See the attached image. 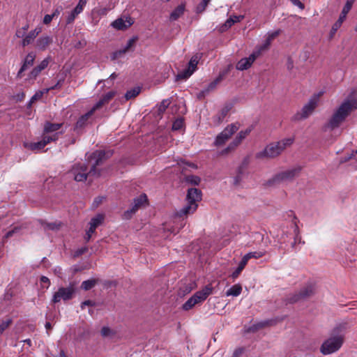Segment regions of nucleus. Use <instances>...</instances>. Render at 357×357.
<instances>
[{"mask_svg":"<svg viewBox=\"0 0 357 357\" xmlns=\"http://www.w3.org/2000/svg\"><path fill=\"white\" fill-rule=\"evenodd\" d=\"M105 199V197H103V196H100V197H97L94 199L93 203H92V206L91 207L93 208H98L102 202Z\"/></svg>","mask_w":357,"mask_h":357,"instance_id":"44","label":"nucleus"},{"mask_svg":"<svg viewBox=\"0 0 357 357\" xmlns=\"http://www.w3.org/2000/svg\"><path fill=\"white\" fill-rule=\"evenodd\" d=\"M147 201V196L145 194H142L138 197L134 199L131 208L125 211L124 218L126 219L130 218L138 209L146 205Z\"/></svg>","mask_w":357,"mask_h":357,"instance_id":"15","label":"nucleus"},{"mask_svg":"<svg viewBox=\"0 0 357 357\" xmlns=\"http://www.w3.org/2000/svg\"><path fill=\"white\" fill-rule=\"evenodd\" d=\"M63 81L64 80L63 79H60L59 80L57 81L56 84H55L54 86H51L50 89H47L46 91H48L50 89H58V88L61 87L63 83Z\"/></svg>","mask_w":357,"mask_h":357,"instance_id":"57","label":"nucleus"},{"mask_svg":"<svg viewBox=\"0 0 357 357\" xmlns=\"http://www.w3.org/2000/svg\"><path fill=\"white\" fill-rule=\"evenodd\" d=\"M193 73H194V71H192L190 68H189L188 67V68L181 70V72H179L177 74V75L176 77V80H180V79L185 80L188 78H189L193 74Z\"/></svg>","mask_w":357,"mask_h":357,"instance_id":"31","label":"nucleus"},{"mask_svg":"<svg viewBox=\"0 0 357 357\" xmlns=\"http://www.w3.org/2000/svg\"><path fill=\"white\" fill-rule=\"evenodd\" d=\"M88 0H79L77 6L74 8L75 13H81Z\"/></svg>","mask_w":357,"mask_h":357,"instance_id":"42","label":"nucleus"},{"mask_svg":"<svg viewBox=\"0 0 357 357\" xmlns=\"http://www.w3.org/2000/svg\"><path fill=\"white\" fill-rule=\"evenodd\" d=\"M12 320L10 319H8L4 321H3L0 324V332L2 333L6 328L9 327V326L11 324Z\"/></svg>","mask_w":357,"mask_h":357,"instance_id":"45","label":"nucleus"},{"mask_svg":"<svg viewBox=\"0 0 357 357\" xmlns=\"http://www.w3.org/2000/svg\"><path fill=\"white\" fill-rule=\"evenodd\" d=\"M294 241L291 243V248L293 249H296V245L298 244H301V243L304 244L305 242L302 241V240H301V236L300 234L299 228L296 222L294 223Z\"/></svg>","mask_w":357,"mask_h":357,"instance_id":"26","label":"nucleus"},{"mask_svg":"<svg viewBox=\"0 0 357 357\" xmlns=\"http://www.w3.org/2000/svg\"><path fill=\"white\" fill-rule=\"evenodd\" d=\"M287 68L288 70H291L294 68V61L291 57L289 56L287 62Z\"/></svg>","mask_w":357,"mask_h":357,"instance_id":"58","label":"nucleus"},{"mask_svg":"<svg viewBox=\"0 0 357 357\" xmlns=\"http://www.w3.org/2000/svg\"><path fill=\"white\" fill-rule=\"evenodd\" d=\"M240 128L238 123H234L228 125L216 137L214 145L216 146H222Z\"/></svg>","mask_w":357,"mask_h":357,"instance_id":"11","label":"nucleus"},{"mask_svg":"<svg viewBox=\"0 0 357 357\" xmlns=\"http://www.w3.org/2000/svg\"><path fill=\"white\" fill-rule=\"evenodd\" d=\"M111 333V330L109 327L107 326H105L102 328L101 330V335L103 336V337H107V336H109V334Z\"/></svg>","mask_w":357,"mask_h":357,"instance_id":"56","label":"nucleus"},{"mask_svg":"<svg viewBox=\"0 0 357 357\" xmlns=\"http://www.w3.org/2000/svg\"><path fill=\"white\" fill-rule=\"evenodd\" d=\"M241 271L242 270L237 267V268L231 275L232 279L235 280L236 278H237L239 276Z\"/></svg>","mask_w":357,"mask_h":357,"instance_id":"60","label":"nucleus"},{"mask_svg":"<svg viewBox=\"0 0 357 357\" xmlns=\"http://www.w3.org/2000/svg\"><path fill=\"white\" fill-rule=\"evenodd\" d=\"M42 225L43 227V229L45 230H52V231H56L59 229L61 227L60 222H42Z\"/></svg>","mask_w":357,"mask_h":357,"instance_id":"34","label":"nucleus"},{"mask_svg":"<svg viewBox=\"0 0 357 357\" xmlns=\"http://www.w3.org/2000/svg\"><path fill=\"white\" fill-rule=\"evenodd\" d=\"M294 6H298L301 10L305 8L304 4L299 0H289Z\"/></svg>","mask_w":357,"mask_h":357,"instance_id":"55","label":"nucleus"},{"mask_svg":"<svg viewBox=\"0 0 357 357\" xmlns=\"http://www.w3.org/2000/svg\"><path fill=\"white\" fill-rule=\"evenodd\" d=\"M268 324H269V321H261V322H259V323L254 325L252 327L255 328V329L257 330V329L262 328L268 326Z\"/></svg>","mask_w":357,"mask_h":357,"instance_id":"53","label":"nucleus"},{"mask_svg":"<svg viewBox=\"0 0 357 357\" xmlns=\"http://www.w3.org/2000/svg\"><path fill=\"white\" fill-rule=\"evenodd\" d=\"M227 74V70H223L220 73L219 75L216 77L215 80L211 82L207 86V88L202 91V93H208L209 91L215 89L216 86L223 80L226 75Z\"/></svg>","mask_w":357,"mask_h":357,"instance_id":"25","label":"nucleus"},{"mask_svg":"<svg viewBox=\"0 0 357 357\" xmlns=\"http://www.w3.org/2000/svg\"><path fill=\"white\" fill-rule=\"evenodd\" d=\"M40 284L43 288L48 289L50 285V280L48 278L42 276L40 278Z\"/></svg>","mask_w":357,"mask_h":357,"instance_id":"46","label":"nucleus"},{"mask_svg":"<svg viewBox=\"0 0 357 357\" xmlns=\"http://www.w3.org/2000/svg\"><path fill=\"white\" fill-rule=\"evenodd\" d=\"M242 291V287L240 284L233 285L226 291V296H238Z\"/></svg>","mask_w":357,"mask_h":357,"instance_id":"29","label":"nucleus"},{"mask_svg":"<svg viewBox=\"0 0 357 357\" xmlns=\"http://www.w3.org/2000/svg\"><path fill=\"white\" fill-rule=\"evenodd\" d=\"M59 138V133H55L52 135H43V138L40 141L37 142H25L24 146L32 151H39L43 149L47 144L50 143L51 142H54L57 140Z\"/></svg>","mask_w":357,"mask_h":357,"instance_id":"14","label":"nucleus"},{"mask_svg":"<svg viewBox=\"0 0 357 357\" xmlns=\"http://www.w3.org/2000/svg\"><path fill=\"white\" fill-rule=\"evenodd\" d=\"M35 54L33 53H29L26 58L24 59V63L21 68L20 69L17 77H22V73L25 71L28 68L33 66L34 60H35Z\"/></svg>","mask_w":357,"mask_h":357,"instance_id":"24","label":"nucleus"},{"mask_svg":"<svg viewBox=\"0 0 357 357\" xmlns=\"http://www.w3.org/2000/svg\"><path fill=\"white\" fill-rule=\"evenodd\" d=\"M248 261H249V259L247 258V257L245 255H244L243 257V258L241 259V260L238 266V268H239L240 269H241L243 271L244 269V268L245 267L246 264H248Z\"/></svg>","mask_w":357,"mask_h":357,"instance_id":"49","label":"nucleus"},{"mask_svg":"<svg viewBox=\"0 0 357 357\" xmlns=\"http://www.w3.org/2000/svg\"><path fill=\"white\" fill-rule=\"evenodd\" d=\"M314 292V286L312 284H308L301 288L298 292L288 295L286 298V302L292 304L304 301L312 296Z\"/></svg>","mask_w":357,"mask_h":357,"instance_id":"10","label":"nucleus"},{"mask_svg":"<svg viewBox=\"0 0 357 357\" xmlns=\"http://www.w3.org/2000/svg\"><path fill=\"white\" fill-rule=\"evenodd\" d=\"M301 56L302 57L303 61H305L309 58L310 53L307 51H305Z\"/></svg>","mask_w":357,"mask_h":357,"instance_id":"64","label":"nucleus"},{"mask_svg":"<svg viewBox=\"0 0 357 357\" xmlns=\"http://www.w3.org/2000/svg\"><path fill=\"white\" fill-rule=\"evenodd\" d=\"M243 18L242 16H236V15H234L232 17H230L229 19H232L233 21H234V24L236 23V22H240V20Z\"/></svg>","mask_w":357,"mask_h":357,"instance_id":"61","label":"nucleus"},{"mask_svg":"<svg viewBox=\"0 0 357 357\" xmlns=\"http://www.w3.org/2000/svg\"><path fill=\"white\" fill-rule=\"evenodd\" d=\"M49 64V58L43 60L39 65L35 67L29 75V80H34L41 73L43 70L46 68Z\"/></svg>","mask_w":357,"mask_h":357,"instance_id":"22","label":"nucleus"},{"mask_svg":"<svg viewBox=\"0 0 357 357\" xmlns=\"http://www.w3.org/2000/svg\"><path fill=\"white\" fill-rule=\"evenodd\" d=\"M355 0H347V2L341 12V14L339 17V19L336 21V22L332 26L331 32L332 33H335L337 30L341 26L342 22L345 20L347 13L351 10L352 5L354 4Z\"/></svg>","mask_w":357,"mask_h":357,"instance_id":"17","label":"nucleus"},{"mask_svg":"<svg viewBox=\"0 0 357 357\" xmlns=\"http://www.w3.org/2000/svg\"><path fill=\"white\" fill-rule=\"evenodd\" d=\"M184 122L182 118H179L176 119L172 124V130H179L183 126Z\"/></svg>","mask_w":357,"mask_h":357,"instance_id":"40","label":"nucleus"},{"mask_svg":"<svg viewBox=\"0 0 357 357\" xmlns=\"http://www.w3.org/2000/svg\"><path fill=\"white\" fill-rule=\"evenodd\" d=\"M252 130V127H249L245 130L240 131L234 140L229 143V144L223 150H222L219 155H226L234 151L242 142V141L251 132Z\"/></svg>","mask_w":357,"mask_h":357,"instance_id":"12","label":"nucleus"},{"mask_svg":"<svg viewBox=\"0 0 357 357\" xmlns=\"http://www.w3.org/2000/svg\"><path fill=\"white\" fill-rule=\"evenodd\" d=\"M185 10V6L181 4L178 6L171 13L170 15V20H177L180 16H181Z\"/></svg>","mask_w":357,"mask_h":357,"instance_id":"30","label":"nucleus"},{"mask_svg":"<svg viewBox=\"0 0 357 357\" xmlns=\"http://www.w3.org/2000/svg\"><path fill=\"white\" fill-rule=\"evenodd\" d=\"M197 204H188L177 211L175 214V218H182L183 220L188 215L193 213L197 208Z\"/></svg>","mask_w":357,"mask_h":357,"instance_id":"20","label":"nucleus"},{"mask_svg":"<svg viewBox=\"0 0 357 357\" xmlns=\"http://www.w3.org/2000/svg\"><path fill=\"white\" fill-rule=\"evenodd\" d=\"M112 99V91L106 92L105 95L101 98L87 113L82 115L77 121L75 129L78 130L84 128L89 122V118L93 114L94 112L102 108L105 104L109 103Z\"/></svg>","mask_w":357,"mask_h":357,"instance_id":"6","label":"nucleus"},{"mask_svg":"<svg viewBox=\"0 0 357 357\" xmlns=\"http://www.w3.org/2000/svg\"><path fill=\"white\" fill-rule=\"evenodd\" d=\"M132 46H126L122 50H119L116 52H113V64L115 63L116 59L118 58L121 57L123 55H124L128 51H129L130 48Z\"/></svg>","mask_w":357,"mask_h":357,"instance_id":"37","label":"nucleus"},{"mask_svg":"<svg viewBox=\"0 0 357 357\" xmlns=\"http://www.w3.org/2000/svg\"><path fill=\"white\" fill-rule=\"evenodd\" d=\"M186 181L188 183H190L196 185H199L201 179L199 177H198L197 176L191 175V176H187Z\"/></svg>","mask_w":357,"mask_h":357,"instance_id":"43","label":"nucleus"},{"mask_svg":"<svg viewBox=\"0 0 357 357\" xmlns=\"http://www.w3.org/2000/svg\"><path fill=\"white\" fill-rule=\"evenodd\" d=\"M231 105L227 104L225 105L223 107L221 108V109L212 117V121L214 125L218 126L225 119V118L227 116L230 110L231 109Z\"/></svg>","mask_w":357,"mask_h":357,"instance_id":"19","label":"nucleus"},{"mask_svg":"<svg viewBox=\"0 0 357 357\" xmlns=\"http://www.w3.org/2000/svg\"><path fill=\"white\" fill-rule=\"evenodd\" d=\"M210 1L211 0H202L196 7V13H202L206 10Z\"/></svg>","mask_w":357,"mask_h":357,"instance_id":"36","label":"nucleus"},{"mask_svg":"<svg viewBox=\"0 0 357 357\" xmlns=\"http://www.w3.org/2000/svg\"><path fill=\"white\" fill-rule=\"evenodd\" d=\"M62 10V8L60 6V7H58L55 9V10L54 11V13L52 14L54 17L55 16H58L60 13L61 12Z\"/></svg>","mask_w":357,"mask_h":357,"instance_id":"62","label":"nucleus"},{"mask_svg":"<svg viewBox=\"0 0 357 357\" xmlns=\"http://www.w3.org/2000/svg\"><path fill=\"white\" fill-rule=\"evenodd\" d=\"M75 292V288L73 284H70L66 287H60L52 296V302L57 303L61 301H66L71 299Z\"/></svg>","mask_w":357,"mask_h":357,"instance_id":"13","label":"nucleus"},{"mask_svg":"<svg viewBox=\"0 0 357 357\" xmlns=\"http://www.w3.org/2000/svg\"><path fill=\"white\" fill-rule=\"evenodd\" d=\"M20 230V227H15L13 229L10 230L9 231H8L6 235H5V238H8L11 236H13V235L15 233H17Z\"/></svg>","mask_w":357,"mask_h":357,"instance_id":"51","label":"nucleus"},{"mask_svg":"<svg viewBox=\"0 0 357 357\" xmlns=\"http://www.w3.org/2000/svg\"><path fill=\"white\" fill-rule=\"evenodd\" d=\"M294 142V137H289L282 139L277 142L271 143L262 151L257 153V158H275L280 155L286 148L290 146Z\"/></svg>","mask_w":357,"mask_h":357,"instance_id":"4","label":"nucleus"},{"mask_svg":"<svg viewBox=\"0 0 357 357\" xmlns=\"http://www.w3.org/2000/svg\"><path fill=\"white\" fill-rule=\"evenodd\" d=\"M78 15H79V13H75V10H73L67 17V20H66L67 23L68 24L72 23L74 21V20L75 19L76 16Z\"/></svg>","mask_w":357,"mask_h":357,"instance_id":"52","label":"nucleus"},{"mask_svg":"<svg viewBox=\"0 0 357 357\" xmlns=\"http://www.w3.org/2000/svg\"><path fill=\"white\" fill-rule=\"evenodd\" d=\"M268 46H259L255 49L249 56L240 59L236 64V68L240 71L249 69L253 63L268 50Z\"/></svg>","mask_w":357,"mask_h":357,"instance_id":"7","label":"nucleus"},{"mask_svg":"<svg viewBox=\"0 0 357 357\" xmlns=\"http://www.w3.org/2000/svg\"><path fill=\"white\" fill-rule=\"evenodd\" d=\"M248 261H249V259L247 258V257L245 255H244L243 257V258L241 259V260L238 266V268H239L240 269H241L243 271L244 269V268L245 267L246 264H248Z\"/></svg>","mask_w":357,"mask_h":357,"instance_id":"48","label":"nucleus"},{"mask_svg":"<svg viewBox=\"0 0 357 357\" xmlns=\"http://www.w3.org/2000/svg\"><path fill=\"white\" fill-rule=\"evenodd\" d=\"M105 158V153L102 151H97L92 153L88 157V163L91 166L90 169L88 165L84 162L74 163L67 172L68 178L77 182H85L90 176H100V172L97 167L102 163Z\"/></svg>","mask_w":357,"mask_h":357,"instance_id":"1","label":"nucleus"},{"mask_svg":"<svg viewBox=\"0 0 357 357\" xmlns=\"http://www.w3.org/2000/svg\"><path fill=\"white\" fill-rule=\"evenodd\" d=\"M63 126V123H52L47 122L44 126L43 135H52L55 133H59V136L63 133L62 131L57 132Z\"/></svg>","mask_w":357,"mask_h":357,"instance_id":"23","label":"nucleus"},{"mask_svg":"<svg viewBox=\"0 0 357 357\" xmlns=\"http://www.w3.org/2000/svg\"><path fill=\"white\" fill-rule=\"evenodd\" d=\"M25 97V94L22 92L16 96V100L17 101H22Z\"/></svg>","mask_w":357,"mask_h":357,"instance_id":"63","label":"nucleus"},{"mask_svg":"<svg viewBox=\"0 0 357 357\" xmlns=\"http://www.w3.org/2000/svg\"><path fill=\"white\" fill-rule=\"evenodd\" d=\"M280 33V30L268 33L264 45H271L274 41V39L279 36Z\"/></svg>","mask_w":357,"mask_h":357,"instance_id":"35","label":"nucleus"},{"mask_svg":"<svg viewBox=\"0 0 357 357\" xmlns=\"http://www.w3.org/2000/svg\"><path fill=\"white\" fill-rule=\"evenodd\" d=\"M44 94L42 91H37L31 98L28 103V107H31L32 104L38 100H40Z\"/></svg>","mask_w":357,"mask_h":357,"instance_id":"39","label":"nucleus"},{"mask_svg":"<svg viewBox=\"0 0 357 357\" xmlns=\"http://www.w3.org/2000/svg\"><path fill=\"white\" fill-rule=\"evenodd\" d=\"M108 11H109V9L106 8H97V9L93 10V14L97 13L98 15H106Z\"/></svg>","mask_w":357,"mask_h":357,"instance_id":"50","label":"nucleus"},{"mask_svg":"<svg viewBox=\"0 0 357 357\" xmlns=\"http://www.w3.org/2000/svg\"><path fill=\"white\" fill-rule=\"evenodd\" d=\"M54 16L52 15H45L43 19V22L45 24H48L52 20Z\"/></svg>","mask_w":357,"mask_h":357,"instance_id":"59","label":"nucleus"},{"mask_svg":"<svg viewBox=\"0 0 357 357\" xmlns=\"http://www.w3.org/2000/svg\"><path fill=\"white\" fill-rule=\"evenodd\" d=\"M105 220V215L103 214H97L95 217L91 218L89 222V228L86 232L85 240L89 241L91 237L92 234L94 233L96 228L101 225Z\"/></svg>","mask_w":357,"mask_h":357,"instance_id":"16","label":"nucleus"},{"mask_svg":"<svg viewBox=\"0 0 357 357\" xmlns=\"http://www.w3.org/2000/svg\"><path fill=\"white\" fill-rule=\"evenodd\" d=\"M265 255L264 251H255V252H250L245 255L248 259H250L252 258L255 259H259L261 257H263Z\"/></svg>","mask_w":357,"mask_h":357,"instance_id":"38","label":"nucleus"},{"mask_svg":"<svg viewBox=\"0 0 357 357\" xmlns=\"http://www.w3.org/2000/svg\"><path fill=\"white\" fill-rule=\"evenodd\" d=\"M98 280L97 279H89L87 280H85L82 282L81 284V288L85 291H88L93 287H95V285L98 283Z\"/></svg>","mask_w":357,"mask_h":357,"instance_id":"33","label":"nucleus"},{"mask_svg":"<svg viewBox=\"0 0 357 357\" xmlns=\"http://www.w3.org/2000/svg\"><path fill=\"white\" fill-rule=\"evenodd\" d=\"M52 43V39L50 37H48V36H45L44 38H42L40 40V44L39 45H49L50 43Z\"/></svg>","mask_w":357,"mask_h":357,"instance_id":"54","label":"nucleus"},{"mask_svg":"<svg viewBox=\"0 0 357 357\" xmlns=\"http://www.w3.org/2000/svg\"><path fill=\"white\" fill-rule=\"evenodd\" d=\"M41 31L40 27L36 28L33 31H31L29 32L24 38L22 45H29L32 43H33L34 39L36 38V36L39 34V33Z\"/></svg>","mask_w":357,"mask_h":357,"instance_id":"27","label":"nucleus"},{"mask_svg":"<svg viewBox=\"0 0 357 357\" xmlns=\"http://www.w3.org/2000/svg\"><path fill=\"white\" fill-rule=\"evenodd\" d=\"M234 24V21L232 19H227V21L222 26H220L219 31L220 32L226 31L229 28H230Z\"/></svg>","mask_w":357,"mask_h":357,"instance_id":"41","label":"nucleus"},{"mask_svg":"<svg viewBox=\"0 0 357 357\" xmlns=\"http://www.w3.org/2000/svg\"><path fill=\"white\" fill-rule=\"evenodd\" d=\"M354 109H357V100L344 101L334 111L327 123L324 126L325 130H333L339 128Z\"/></svg>","mask_w":357,"mask_h":357,"instance_id":"2","label":"nucleus"},{"mask_svg":"<svg viewBox=\"0 0 357 357\" xmlns=\"http://www.w3.org/2000/svg\"><path fill=\"white\" fill-rule=\"evenodd\" d=\"M202 55L203 54L199 52L195 54L190 59L188 67L195 72L197 70V64L202 59Z\"/></svg>","mask_w":357,"mask_h":357,"instance_id":"28","label":"nucleus"},{"mask_svg":"<svg viewBox=\"0 0 357 357\" xmlns=\"http://www.w3.org/2000/svg\"><path fill=\"white\" fill-rule=\"evenodd\" d=\"M186 199L191 204H197L202 199V191L197 188L188 189Z\"/></svg>","mask_w":357,"mask_h":357,"instance_id":"21","label":"nucleus"},{"mask_svg":"<svg viewBox=\"0 0 357 357\" xmlns=\"http://www.w3.org/2000/svg\"><path fill=\"white\" fill-rule=\"evenodd\" d=\"M301 169V167L297 166L280 172L268 179L266 184L268 186H277L282 183L291 182L299 176Z\"/></svg>","mask_w":357,"mask_h":357,"instance_id":"5","label":"nucleus"},{"mask_svg":"<svg viewBox=\"0 0 357 357\" xmlns=\"http://www.w3.org/2000/svg\"><path fill=\"white\" fill-rule=\"evenodd\" d=\"M169 102L167 100H162L158 107V112L160 113H163L167 108Z\"/></svg>","mask_w":357,"mask_h":357,"instance_id":"47","label":"nucleus"},{"mask_svg":"<svg viewBox=\"0 0 357 357\" xmlns=\"http://www.w3.org/2000/svg\"><path fill=\"white\" fill-rule=\"evenodd\" d=\"M134 20L130 16H122L113 21V28L118 30H126L134 24Z\"/></svg>","mask_w":357,"mask_h":357,"instance_id":"18","label":"nucleus"},{"mask_svg":"<svg viewBox=\"0 0 357 357\" xmlns=\"http://www.w3.org/2000/svg\"><path fill=\"white\" fill-rule=\"evenodd\" d=\"M140 91H141L140 87H135L133 89H131L130 90L127 91V92L124 95V98H125L126 100H129L137 96L139 94Z\"/></svg>","mask_w":357,"mask_h":357,"instance_id":"32","label":"nucleus"},{"mask_svg":"<svg viewBox=\"0 0 357 357\" xmlns=\"http://www.w3.org/2000/svg\"><path fill=\"white\" fill-rule=\"evenodd\" d=\"M345 329L346 325L340 324L333 330L331 336L321 346L320 351L324 355L333 354L340 349L344 342Z\"/></svg>","mask_w":357,"mask_h":357,"instance_id":"3","label":"nucleus"},{"mask_svg":"<svg viewBox=\"0 0 357 357\" xmlns=\"http://www.w3.org/2000/svg\"><path fill=\"white\" fill-rule=\"evenodd\" d=\"M213 288L210 285H206L201 291H197L191 296L183 305L184 310L192 309L196 304L200 303L205 301L206 298L212 294Z\"/></svg>","mask_w":357,"mask_h":357,"instance_id":"9","label":"nucleus"},{"mask_svg":"<svg viewBox=\"0 0 357 357\" xmlns=\"http://www.w3.org/2000/svg\"><path fill=\"white\" fill-rule=\"evenodd\" d=\"M319 100V95L313 96L302 109L292 116L291 121H298L308 118L317 107Z\"/></svg>","mask_w":357,"mask_h":357,"instance_id":"8","label":"nucleus"}]
</instances>
